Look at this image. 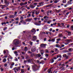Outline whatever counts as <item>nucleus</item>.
<instances>
[{
    "label": "nucleus",
    "instance_id": "f257e3e1",
    "mask_svg": "<svg viewBox=\"0 0 73 73\" xmlns=\"http://www.w3.org/2000/svg\"><path fill=\"white\" fill-rule=\"evenodd\" d=\"M32 66L33 68H35V69L34 70V71H37V70H38V69H39V67L36 65H32Z\"/></svg>",
    "mask_w": 73,
    "mask_h": 73
},
{
    "label": "nucleus",
    "instance_id": "f03ea898",
    "mask_svg": "<svg viewBox=\"0 0 73 73\" xmlns=\"http://www.w3.org/2000/svg\"><path fill=\"white\" fill-rule=\"evenodd\" d=\"M13 42L15 43V45H17L18 44H19V41L17 39H15L13 40Z\"/></svg>",
    "mask_w": 73,
    "mask_h": 73
},
{
    "label": "nucleus",
    "instance_id": "7ed1b4c3",
    "mask_svg": "<svg viewBox=\"0 0 73 73\" xmlns=\"http://www.w3.org/2000/svg\"><path fill=\"white\" fill-rule=\"evenodd\" d=\"M46 44H40V46H41V47L42 48H45L46 47Z\"/></svg>",
    "mask_w": 73,
    "mask_h": 73
},
{
    "label": "nucleus",
    "instance_id": "20e7f679",
    "mask_svg": "<svg viewBox=\"0 0 73 73\" xmlns=\"http://www.w3.org/2000/svg\"><path fill=\"white\" fill-rule=\"evenodd\" d=\"M32 19H27L25 20V21H27L28 22H31V21H32Z\"/></svg>",
    "mask_w": 73,
    "mask_h": 73
},
{
    "label": "nucleus",
    "instance_id": "39448f33",
    "mask_svg": "<svg viewBox=\"0 0 73 73\" xmlns=\"http://www.w3.org/2000/svg\"><path fill=\"white\" fill-rule=\"evenodd\" d=\"M37 36H34L33 37V40L34 41H36V40H37Z\"/></svg>",
    "mask_w": 73,
    "mask_h": 73
},
{
    "label": "nucleus",
    "instance_id": "423d86ee",
    "mask_svg": "<svg viewBox=\"0 0 73 73\" xmlns=\"http://www.w3.org/2000/svg\"><path fill=\"white\" fill-rule=\"evenodd\" d=\"M72 0H70V1H68L67 3L68 4V5H69V4H72Z\"/></svg>",
    "mask_w": 73,
    "mask_h": 73
},
{
    "label": "nucleus",
    "instance_id": "0eeeda50",
    "mask_svg": "<svg viewBox=\"0 0 73 73\" xmlns=\"http://www.w3.org/2000/svg\"><path fill=\"white\" fill-rule=\"evenodd\" d=\"M34 61V60L33 59H29L27 61L28 62H33Z\"/></svg>",
    "mask_w": 73,
    "mask_h": 73
},
{
    "label": "nucleus",
    "instance_id": "6e6552de",
    "mask_svg": "<svg viewBox=\"0 0 73 73\" xmlns=\"http://www.w3.org/2000/svg\"><path fill=\"white\" fill-rule=\"evenodd\" d=\"M36 50V48L35 47H33L31 49L32 52H35Z\"/></svg>",
    "mask_w": 73,
    "mask_h": 73
},
{
    "label": "nucleus",
    "instance_id": "1a4fd4ad",
    "mask_svg": "<svg viewBox=\"0 0 73 73\" xmlns=\"http://www.w3.org/2000/svg\"><path fill=\"white\" fill-rule=\"evenodd\" d=\"M40 51L41 52L40 54L42 56L44 54V51L43 50H40Z\"/></svg>",
    "mask_w": 73,
    "mask_h": 73
},
{
    "label": "nucleus",
    "instance_id": "9d476101",
    "mask_svg": "<svg viewBox=\"0 0 73 73\" xmlns=\"http://www.w3.org/2000/svg\"><path fill=\"white\" fill-rule=\"evenodd\" d=\"M36 30L35 29H33L31 30V32H32V33H35L36 32Z\"/></svg>",
    "mask_w": 73,
    "mask_h": 73
},
{
    "label": "nucleus",
    "instance_id": "9b49d317",
    "mask_svg": "<svg viewBox=\"0 0 73 73\" xmlns=\"http://www.w3.org/2000/svg\"><path fill=\"white\" fill-rule=\"evenodd\" d=\"M68 51L70 52H73V49L72 48H70L68 49Z\"/></svg>",
    "mask_w": 73,
    "mask_h": 73
},
{
    "label": "nucleus",
    "instance_id": "f8f14e48",
    "mask_svg": "<svg viewBox=\"0 0 73 73\" xmlns=\"http://www.w3.org/2000/svg\"><path fill=\"white\" fill-rule=\"evenodd\" d=\"M35 25H36L39 26L41 25V24L40 23H38L37 22H35Z\"/></svg>",
    "mask_w": 73,
    "mask_h": 73
},
{
    "label": "nucleus",
    "instance_id": "ddd939ff",
    "mask_svg": "<svg viewBox=\"0 0 73 73\" xmlns=\"http://www.w3.org/2000/svg\"><path fill=\"white\" fill-rule=\"evenodd\" d=\"M5 3L6 5H9V3L6 0H5Z\"/></svg>",
    "mask_w": 73,
    "mask_h": 73
},
{
    "label": "nucleus",
    "instance_id": "4468645a",
    "mask_svg": "<svg viewBox=\"0 0 73 73\" xmlns=\"http://www.w3.org/2000/svg\"><path fill=\"white\" fill-rule=\"evenodd\" d=\"M29 7L31 8H32V9H33V8L35 7V6H33V5H30Z\"/></svg>",
    "mask_w": 73,
    "mask_h": 73
},
{
    "label": "nucleus",
    "instance_id": "2eb2a0df",
    "mask_svg": "<svg viewBox=\"0 0 73 73\" xmlns=\"http://www.w3.org/2000/svg\"><path fill=\"white\" fill-rule=\"evenodd\" d=\"M28 50V48H27V47L26 46L25 47V48L24 49V51H25V52H26Z\"/></svg>",
    "mask_w": 73,
    "mask_h": 73
},
{
    "label": "nucleus",
    "instance_id": "dca6fc26",
    "mask_svg": "<svg viewBox=\"0 0 73 73\" xmlns=\"http://www.w3.org/2000/svg\"><path fill=\"white\" fill-rule=\"evenodd\" d=\"M53 1H54V3H57L59 1L58 0H54Z\"/></svg>",
    "mask_w": 73,
    "mask_h": 73
},
{
    "label": "nucleus",
    "instance_id": "f3484780",
    "mask_svg": "<svg viewBox=\"0 0 73 73\" xmlns=\"http://www.w3.org/2000/svg\"><path fill=\"white\" fill-rule=\"evenodd\" d=\"M55 46L56 48H60V45L59 44H56L55 45Z\"/></svg>",
    "mask_w": 73,
    "mask_h": 73
},
{
    "label": "nucleus",
    "instance_id": "a211bd4d",
    "mask_svg": "<svg viewBox=\"0 0 73 73\" xmlns=\"http://www.w3.org/2000/svg\"><path fill=\"white\" fill-rule=\"evenodd\" d=\"M48 73H52V72L51 71V69H49L48 70Z\"/></svg>",
    "mask_w": 73,
    "mask_h": 73
},
{
    "label": "nucleus",
    "instance_id": "6ab92c4d",
    "mask_svg": "<svg viewBox=\"0 0 73 73\" xmlns=\"http://www.w3.org/2000/svg\"><path fill=\"white\" fill-rule=\"evenodd\" d=\"M39 12H40V11H35V14L36 15H38L39 14Z\"/></svg>",
    "mask_w": 73,
    "mask_h": 73
},
{
    "label": "nucleus",
    "instance_id": "aec40b11",
    "mask_svg": "<svg viewBox=\"0 0 73 73\" xmlns=\"http://www.w3.org/2000/svg\"><path fill=\"white\" fill-rule=\"evenodd\" d=\"M59 36L58 37H58H62L63 36L62 35V34H59V35H58Z\"/></svg>",
    "mask_w": 73,
    "mask_h": 73
},
{
    "label": "nucleus",
    "instance_id": "412c9836",
    "mask_svg": "<svg viewBox=\"0 0 73 73\" xmlns=\"http://www.w3.org/2000/svg\"><path fill=\"white\" fill-rule=\"evenodd\" d=\"M36 56H37V57H40L41 56V55L40 54H36Z\"/></svg>",
    "mask_w": 73,
    "mask_h": 73
},
{
    "label": "nucleus",
    "instance_id": "4be33fe9",
    "mask_svg": "<svg viewBox=\"0 0 73 73\" xmlns=\"http://www.w3.org/2000/svg\"><path fill=\"white\" fill-rule=\"evenodd\" d=\"M58 27H60V28H62V26H61V23H58Z\"/></svg>",
    "mask_w": 73,
    "mask_h": 73
},
{
    "label": "nucleus",
    "instance_id": "5701e85b",
    "mask_svg": "<svg viewBox=\"0 0 73 73\" xmlns=\"http://www.w3.org/2000/svg\"><path fill=\"white\" fill-rule=\"evenodd\" d=\"M0 6H2V9H4V7H6L7 6H5V5H0Z\"/></svg>",
    "mask_w": 73,
    "mask_h": 73
},
{
    "label": "nucleus",
    "instance_id": "b1692460",
    "mask_svg": "<svg viewBox=\"0 0 73 73\" xmlns=\"http://www.w3.org/2000/svg\"><path fill=\"white\" fill-rule=\"evenodd\" d=\"M6 61H7V59H6V58H4V59H3V62H6Z\"/></svg>",
    "mask_w": 73,
    "mask_h": 73
},
{
    "label": "nucleus",
    "instance_id": "393cba45",
    "mask_svg": "<svg viewBox=\"0 0 73 73\" xmlns=\"http://www.w3.org/2000/svg\"><path fill=\"white\" fill-rule=\"evenodd\" d=\"M56 12H57V13H59L60 12H61V9H60L58 10H56Z\"/></svg>",
    "mask_w": 73,
    "mask_h": 73
},
{
    "label": "nucleus",
    "instance_id": "a878e982",
    "mask_svg": "<svg viewBox=\"0 0 73 73\" xmlns=\"http://www.w3.org/2000/svg\"><path fill=\"white\" fill-rule=\"evenodd\" d=\"M62 3H66V0H63L62 1Z\"/></svg>",
    "mask_w": 73,
    "mask_h": 73
},
{
    "label": "nucleus",
    "instance_id": "bb28decb",
    "mask_svg": "<svg viewBox=\"0 0 73 73\" xmlns=\"http://www.w3.org/2000/svg\"><path fill=\"white\" fill-rule=\"evenodd\" d=\"M1 24L2 25H6V23H5V22H2L1 23Z\"/></svg>",
    "mask_w": 73,
    "mask_h": 73
},
{
    "label": "nucleus",
    "instance_id": "cd10ccee",
    "mask_svg": "<svg viewBox=\"0 0 73 73\" xmlns=\"http://www.w3.org/2000/svg\"><path fill=\"white\" fill-rule=\"evenodd\" d=\"M50 12V11H49V10H48V11H47V13H47V16H49V14H49V12Z\"/></svg>",
    "mask_w": 73,
    "mask_h": 73
},
{
    "label": "nucleus",
    "instance_id": "c85d7f7f",
    "mask_svg": "<svg viewBox=\"0 0 73 73\" xmlns=\"http://www.w3.org/2000/svg\"><path fill=\"white\" fill-rule=\"evenodd\" d=\"M50 61L51 63H53L54 62V60H53V59H52L50 60Z\"/></svg>",
    "mask_w": 73,
    "mask_h": 73
},
{
    "label": "nucleus",
    "instance_id": "c756f323",
    "mask_svg": "<svg viewBox=\"0 0 73 73\" xmlns=\"http://www.w3.org/2000/svg\"><path fill=\"white\" fill-rule=\"evenodd\" d=\"M48 24H50V23H52V21L51 20H49L47 22Z\"/></svg>",
    "mask_w": 73,
    "mask_h": 73
},
{
    "label": "nucleus",
    "instance_id": "7c9ffc66",
    "mask_svg": "<svg viewBox=\"0 0 73 73\" xmlns=\"http://www.w3.org/2000/svg\"><path fill=\"white\" fill-rule=\"evenodd\" d=\"M51 42H54V41H55V38H54V39H52L51 40Z\"/></svg>",
    "mask_w": 73,
    "mask_h": 73
},
{
    "label": "nucleus",
    "instance_id": "2f4dec72",
    "mask_svg": "<svg viewBox=\"0 0 73 73\" xmlns=\"http://www.w3.org/2000/svg\"><path fill=\"white\" fill-rule=\"evenodd\" d=\"M6 52H8V51L7 50H5L3 51V53L4 54L5 53H6Z\"/></svg>",
    "mask_w": 73,
    "mask_h": 73
},
{
    "label": "nucleus",
    "instance_id": "473e14b6",
    "mask_svg": "<svg viewBox=\"0 0 73 73\" xmlns=\"http://www.w3.org/2000/svg\"><path fill=\"white\" fill-rule=\"evenodd\" d=\"M70 41H72V40H71V39H69V40H67V42H69H69H70Z\"/></svg>",
    "mask_w": 73,
    "mask_h": 73
},
{
    "label": "nucleus",
    "instance_id": "72a5a7b5",
    "mask_svg": "<svg viewBox=\"0 0 73 73\" xmlns=\"http://www.w3.org/2000/svg\"><path fill=\"white\" fill-rule=\"evenodd\" d=\"M20 5H21V6H23V5H24V3H21L20 4Z\"/></svg>",
    "mask_w": 73,
    "mask_h": 73
},
{
    "label": "nucleus",
    "instance_id": "f704fd0d",
    "mask_svg": "<svg viewBox=\"0 0 73 73\" xmlns=\"http://www.w3.org/2000/svg\"><path fill=\"white\" fill-rule=\"evenodd\" d=\"M13 69V70H17V72L19 71V70L16 68H14Z\"/></svg>",
    "mask_w": 73,
    "mask_h": 73
},
{
    "label": "nucleus",
    "instance_id": "c9c22d12",
    "mask_svg": "<svg viewBox=\"0 0 73 73\" xmlns=\"http://www.w3.org/2000/svg\"><path fill=\"white\" fill-rule=\"evenodd\" d=\"M8 65V63H5L4 64V66H7Z\"/></svg>",
    "mask_w": 73,
    "mask_h": 73
},
{
    "label": "nucleus",
    "instance_id": "e433bc0d",
    "mask_svg": "<svg viewBox=\"0 0 73 73\" xmlns=\"http://www.w3.org/2000/svg\"><path fill=\"white\" fill-rule=\"evenodd\" d=\"M67 33H68V36H70V34H71V32H68Z\"/></svg>",
    "mask_w": 73,
    "mask_h": 73
},
{
    "label": "nucleus",
    "instance_id": "4c0bfd02",
    "mask_svg": "<svg viewBox=\"0 0 73 73\" xmlns=\"http://www.w3.org/2000/svg\"><path fill=\"white\" fill-rule=\"evenodd\" d=\"M36 62H37V63H38V64H41V62H40L38 60H37Z\"/></svg>",
    "mask_w": 73,
    "mask_h": 73
},
{
    "label": "nucleus",
    "instance_id": "58836bf2",
    "mask_svg": "<svg viewBox=\"0 0 73 73\" xmlns=\"http://www.w3.org/2000/svg\"><path fill=\"white\" fill-rule=\"evenodd\" d=\"M24 72V70L23 69H22L21 70V73H23Z\"/></svg>",
    "mask_w": 73,
    "mask_h": 73
},
{
    "label": "nucleus",
    "instance_id": "ea45409f",
    "mask_svg": "<svg viewBox=\"0 0 73 73\" xmlns=\"http://www.w3.org/2000/svg\"><path fill=\"white\" fill-rule=\"evenodd\" d=\"M62 65H63V64H62V62H60L59 63V66H62Z\"/></svg>",
    "mask_w": 73,
    "mask_h": 73
},
{
    "label": "nucleus",
    "instance_id": "a19ab883",
    "mask_svg": "<svg viewBox=\"0 0 73 73\" xmlns=\"http://www.w3.org/2000/svg\"><path fill=\"white\" fill-rule=\"evenodd\" d=\"M56 40L57 41H60V40H61V39L60 38H58L56 39Z\"/></svg>",
    "mask_w": 73,
    "mask_h": 73
},
{
    "label": "nucleus",
    "instance_id": "79ce46f5",
    "mask_svg": "<svg viewBox=\"0 0 73 73\" xmlns=\"http://www.w3.org/2000/svg\"><path fill=\"white\" fill-rule=\"evenodd\" d=\"M14 53L16 54V56H17V55H18V54H17V53L16 51Z\"/></svg>",
    "mask_w": 73,
    "mask_h": 73
},
{
    "label": "nucleus",
    "instance_id": "37998d69",
    "mask_svg": "<svg viewBox=\"0 0 73 73\" xmlns=\"http://www.w3.org/2000/svg\"><path fill=\"white\" fill-rule=\"evenodd\" d=\"M53 25H54V26H56V25H57V23H53Z\"/></svg>",
    "mask_w": 73,
    "mask_h": 73
},
{
    "label": "nucleus",
    "instance_id": "c03bdc74",
    "mask_svg": "<svg viewBox=\"0 0 73 73\" xmlns=\"http://www.w3.org/2000/svg\"><path fill=\"white\" fill-rule=\"evenodd\" d=\"M29 44L31 45L32 46L33 45V42H30Z\"/></svg>",
    "mask_w": 73,
    "mask_h": 73
},
{
    "label": "nucleus",
    "instance_id": "a18cd8bd",
    "mask_svg": "<svg viewBox=\"0 0 73 73\" xmlns=\"http://www.w3.org/2000/svg\"><path fill=\"white\" fill-rule=\"evenodd\" d=\"M45 52H46V53H49V51H48V50L47 49H46L45 50Z\"/></svg>",
    "mask_w": 73,
    "mask_h": 73
},
{
    "label": "nucleus",
    "instance_id": "49530a36",
    "mask_svg": "<svg viewBox=\"0 0 73 73\" xmlns=\"http://www.w3.org/2000/svg\"><path fill=\"white\" fill-rule=\"evenodd\" d=\"M72 54H71V53H67V55L68 56H70Z\"/></svg>",
    "mask_w": 73,
    "mask_h": 73
},
{
    "label": "nucleus",
    "instance_id": "de8ad7c7",
    "mask_svg": "<svg viewBox=\"0 0 73 73\" xmlns=\"http://www.w3.org/2000/svg\"><path fill=\"white\" fill-rule=\"evenodd\" d=\"M46 18H47V19L48 18V17H47L46 16H45L43 17V19H45Z\"/></svg>",
    "mask_w": 73,
    "mask_h": 73
},
{
    "label": "nucleus",
    "instance_id": "09e8293b",
    "mask_svg": "<svg viewBox=\"0 0 73 73\" xmlns=\"http://www.w3.org/2000/svg\"><path fill=\"white\" fill-rule=\"evenodd\" d=\"M21 18L20 20H23V19H24V17H22L21 16Z\"/></svg>",
    "mask_w": 73,
    "mask_h": 73
},
{
    "label": "nucleus",
    "instance_id": "8fccbe9b",
    "mask_svg": "<svg viewBox=\"0 0 73 73\" xmlns=\"http://www.w3.org/2000/svg\"><path fill=\"white\" fill-rule=\"evenodd\" d=\"M44 60H42L41 61V63L42 64H44Z\"/></svg>",
    "mask_w": 73,
    "mask_h": 73
},
{
    "label": "nucleus",
    "instance_id": "3c124183",
    "mask_svg": "<svg viewBox=\"0 0 73 73\" xmlns=\"http://www.w3.org/2000/svg\"><path fill=\"white\" fill-rule=\"evenodd\" d=\"M65 57L66 60L68 59V56L67 55H66Z\"/></svg>",
    "mask_w": 73,
    "mask_h": 73
},
{
    "label": "nucleus",
    "instance_id": "603ef678",
    "mask_svg": "<svg viewBox=\"0 0 73 73\" xmlns=\"http://www.w3.org/2000/svg\"><path fill=\"white\" fill-rule=\"evenodd\" d=\"M7 27H5L3 29V31H5L7 29Z\"/></svg>",
    "mask_w": 73,
    "mask_h": 73
},
{
    "label": "nucleus",
    "instance_id": "864d4df0",
    "mask_svg": "<svg viewBox=\"0 0 73 73\" xmlns=\"http://www.w3.org/2000/svg\"><path fill=\"white\" fill-rule=\"evenodd\" d=\"M66 56V54H63V57H65Z\"/></svg>",
    "mask_w": 73,
    "mask_h": 73
},
{
    "label": "nucleus",
    "instance_id": "5fc2aeb1",
    "mask_svg": "<svg viewBox=\"0 0 73 73\" xmlns=\"http://www.w3.org/2000/svg\"><path fill=\"white\" fill-rule=\"evenodd\" d=\"M27 4H28V3L27 2H25V3H24V4L25 5H27Z\"/></svg>",
    "mask_w": 73,
    "mask_h": 73
},
{
    "label": "nucleus",
    "instance_id": "6e6d98bb",
    "mask_svg": "<svg viewBox=\"0 0 73 73\" xmlns=\"http://www.w3.org/2000/svg\"><path fill=\"white\" fill-rule=\"evenodd\" d=\"M23 23L24 25H25V24H26V22L25 21H24L23 22Z\"/></svg>",
    "mask_w": 73,
    "mask_h": 73
},
{
    "label": "nucleus",
    "instance_id": "4d7b16f0",
    "mask_svg": "<svg viewBox=\"0 0 73 73\" xmlns=\"http://www.w3.org/2000/svg\"><path fill=\"white\" fill-rule=\"evenodd\" d=\"M42 4V2H41L40 3H39V5L40 6H41V4Z\"/></svg>",
    "mask_w": 73,
    "mask_h": 73
},
{
    "label": "nucleus",
    "instance_id": "13d9d810",
    "mask_svg": "<svg viewBox=\"0 0 73 73\" xmlns=\"http://www.w3.org/2000/svg\"><path fill=\"white\" fill-rule=\"evenodd\" d=\"M33 11V12L32 13V14H33V15H34L35 13L34 12H35V11L34 10V11Z\"/></svg>",
    "mask_w": 73,
    "mask_h": 73
},
{
    "label": "nucleus",
    "instance_id": "bf43d9fd",
    "mask_svg": "<svg viewBox=\"0 0 73 73\" xmlns=\"http://www.w3.org/2000/svg\"><path fill=\"white\" fill-rule=\"evenodd\" d=\"M45 56L46 57H48V56H49V55L48 54H45Z\"/></svg>",
    "mask_w": 73,
    "mask_h": 73
},
{
    "label": "nucleus",
    "instance_id": "052dcab7",
    "mask_svg": "<svg viewBox=\"0 0 73 73\" xmlns=\"http://www.w3.org/2000/svg\"><path fill=\"white\" fill-rule=\"evenodd\" d=\"M28 53H30L31 54V53H32V52H31V51H28Z\"/></svg>",
    "mask_w": 73,
    "mask_h": 73
},
{
    "label": "nucleus",
    "instance_id": "680f3d73",
    "mask_svg": "<svg viewBox=\"0 0 73 73\" xmlns=\"http://www.w3.org/2000/svg\"><path fill=\"white\" fill-rule=\"evenodd\" d=\"M67 52H69V51L67 50H66L64 51V53H67Z\"/></svg>",
    "mask_w": 73,
    "mask_h": 73
},
{
    "label": "nucleus",
    "instance_id": "e2e57ef3",
    "mask_svg": "<svg viewBox=\"0 0 73 73\" xmlns=\"http://www.w3.org/2000/svg\"><path fill=\"white\" fill-rule=\"evenodd\" d=\"M1 71H3V70H4V69L3 68H1Z\"/></svg>",
    "mask_w": 73,
    "mask_h": 73
},
{
    "label": "nucleus",
    "instance_id": "0e129e2a",
    "mask_svg": "<svg viewBox=\"0 0 73 73\" xmlns=\"http://www.w3.org/2000/svg\"><path fill=\"white\" fill-rule=\"evenodd\" d=\"M68 44H69V42H67L64 43V44H65V45H68Z\"/></svg>",
    "mask_w": 73,
    "mask_h": 73
},
{
    "label": "nucleus",
    "instance_id": "69168bd1",
    "mask_svg": "<svg viewBox=\"0 0 73 73\" xmlns=\"http://www.w3.org/2000/svg\"><path fill=\"white\" fill-rule=\"evenodd\" d=\"M57 58L56 57H54L53 58V59H54V60H56V59H57Z\"/></svg>",
    "mask_w": 73,
    "mask_h": 73
},
{
    "label": "nucleus",
    "instance_id": "338daca9",
    "mask_svg": "<svg viewBox=\"0 0 73 73\" xmlns=\"http://www.w3.org/2000/svg\"><path fill=\"white\" fill-rule=\"evenodd\" d=\"M34 19L35 20H36L37 19V17H35L34 18Z\"/></svg>",
    "mask_w": 73,
    "mask_h": 73
},
{
    "label": "nucleus",
    "instance_id": "774afa93",
    "mask_svg": "<svg viewBox=\"0 0 73 73\" xmlns=\"http://www.w3.org/2000/svg\"><path fill=\"white\" fill-rule=\"evenodd\" d=\"M41 12H44V10L43 9L41 10Z\"/></svg>",
    "mask_w": 73,
    "mask_h": 73
}]
</instances>
